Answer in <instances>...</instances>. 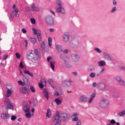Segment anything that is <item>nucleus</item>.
<instances>
[{"label":"nucleus","instance_id":"nucleus-16","mask_svg":"<svg viewBox=\"0 0 125 125\" xmlns=\"http://www.w3.org/2000/svg\"><path fill=\"white\" fill-rule=\"evenodd\" d=\"M12 92H13V89H12V88L7 89L5 97H10V96H11V94H12Z\"/></svg>","mask_w":125,"mask_h":125},{"label":"nucleus","instance_id":"nucleus-4","mask_svg":"<svg viewBox=\"0 0 125 125\" xmlns=\"http://www.w3.org/2000/svg\"><path fill=\"white\" fill-rule=\"evenodd\" d=\"M110 104V102L107 99H102L99 103V106L102 109H106L107 106Z\"/></svg>","mask_w":125,"mask_h":125},{"label":"nucleus","instance_id":"nucleus-37","mask_svg":"<svg viewBox=\"0 0 125 125\" xmlns=\"http://www.w3.org/2000/svg\"><path fill=\"white\" fill-rule=\"evenodd\" d=\"M30 89L31 92H33V93H35V92H36V89H35V87L33 86V85L30 86Z\"/></svg>","mask_w":125,"mask_h":125},{"label":"nucleus","instance_id":"nucleus-25","mask_svg":"<svg viewBox=\"0 0 125 125\" xmlns=\"http://www.w3.org/2000/svg\"><path fill=\"white\" fill-rule=\"evenodd\" d=\"M79 45V41H73V43L70 42V46L71 47H76Z\"/></svg>","mask_w":125,"mask_h":125},{"label":"nucleus","instance_id":"nucleus-43","mask_svg":"<svg viewBox=\"0 0 125 125\" xmlns=\"http://www.w3.org/2000/svg\"><path fill=\"white\" fill-rule=\"evenodd\" d=\"M30 21L33 25H35L36 24V19L35 18H31L30 19Z\"/></svg>","mask_w":125,"mask_h":125},{"label":"nucleus","instance_id":"nucleus-46","mask_svg":"<svg viewBox=\"0 0 125 125\" xmlns=\"http://www.w3.org/2000/svg\"><path fill=\"white\" fill-rule=\"evenodd\" d=\"M94 50H95V51H96L97 52H98V53H101L102 51L101 50H100L99 48H95L94 49Z\"/></svg>","mask_w":125,"mask_h":125},{"label":"nucleus","instance_id":"nucleus-32","mask_svg":"<svg viewBox=\"0 0 125 125\" xmlns=\"http://www.w3.org/2000/svg\"><path fill=\"white\" fill-rule=\"evenodd\" d=\"M125 109L123 110L122 111L119 112L118 114V116L119 117H123V116H125Z\"/></svg>","mask_w":125,"mask_h":125},{"label":"nucleus","instance_id":"nucleus-33","mask_svg":"<svg viewBox=\"0 0 125 125\" xmlns=\"http://www.w3.org/2000/svg\"><path fill=\"white\" fill-rule=\"evenodd\" d=\"M41 83L44 84V85H46L47 82L46 81L45 79H44V78H42L41 79Z\"/></svg>","mask_w":125,"mask_h":125},{"label":"nucleus","instance_id":"nucleus-13","mask_svg":"<svg viewBox=\"0 0 125 125\" xmlns=\"http://www.w3.org/2000/svg\"><path fill=\"white\" fill-rule=\"evenodd\" d=\"M104 58L106 60H107V61H113V59L111 57L109 54H108L107 53H104Z\"/></svg>","mask_w":125,"mask_h":125},{"label":"nucleus","instance_id":"nucleus-8","mask_svg":"<svg viewBox=\"0 0 125 125\" xmlns=\"http://www.w3.org/2000/svg\"><path fill=\"white\" fill-rule=\"evenodd\" d=\"M70 39V34L68 33H64L62 35V40L63 42H69V40Z\"/></svg>","mask_w":125,"mask_h":125},{"label":"nucleus","instance_id":"nucleus-61","mask_svg":"<svg viewBox=\"0 0 125 125\" xmlns=\"http://www.w3.org/2000/svg\"><path fill=\"white\" fill-rule=\"evenodd\" d=\"M24 42H25V44H26L25 45V47H27V46H28V40L25 39V40H24Z\"/></svg>","mask_w":125,"mask_h":125},{"label":"nucleus","instance_id":"nucleus-40","mask_svg":"<svg viewBox=\"0 0 125 125\" xmlns=\"http://www.w3.org/2000/svg\"><path fill=\"white\" fill-rule=\"evenodd\" d=\"M18 83L19 84H20V85H22V86H24V85L26 84L23 81L22 82V81L21 80L18 81Z\"/></svg>","mask_w":125,"mask_h":125},{"label":"nucleus","instance_id":"nucleus-14","mask_svg":"<svg viewBox=\"0 0 125 125\" xmlns=\"http://www.w3.org/2000/svg\"><path fill=\"white\" fill-rule=\"evenodd\" d=\"M96 96V93H93V94L90 95V97L88 101V103L89 104H91L92 103V101H93V99L95 98Z\"/></svg>","mask_w":125,"mask_h":125},{"label":"nucleus","instance_id":"nucleus-35","mask_svg":"<svg viewBox=\"0 0 125 125\" xmlns=\"http://www.w3.org/2000/svg\"><path fill=\"white\" fill-rule=\"evenodd\" d=\"M115 80H116L117 82H118V83H120V81H122V78H121V77H120V76H116V77H115Z\"/></svg>","mask_w":125,"mask_h":125},{"label":"nucleus","instance_id":"nucleus-53","mask_svg":"<svg viewBox=\"0 0 125 125\" xmlns=\"http://www.w3.org/2000/svg\"><path fill=\"white\" fill-rule=\"evenodd\" d=\"M24 74H25L26 75H28V74L30 73V71L29 70H27L26 69L23 70Z\"/></svg>","mask_w":125,"mask_h":125},{"label":"nucleus","instance_id":"nucleus-64","mask_svg":"<svg viewBox=\"0 0 125 125\" xmlns=\"http://www.w3.org/2000/svg\"><path fill=\"white\" fill-rule=\"evenodd\" d=\"M113 4L114 5H117V1L115 0H113Z\"/></svg>","mask_w":125,"mask_h":125},{"label":"nucleus","instance_id":"nucleus-6","mask_svg":"<svg viewBox=\"0 0 125 125\" xmlns=\"http://www.w3.org/2000/svg\"><path fill=\"white\" fill-rule=\"evenodd\" d=\"M32 32L34 35H37V39L39 42H42V35L41 34V31L37 30L35 27L32 28Z\"/></svg>","mask_w":125,"mask_h":125},{"label":"nucleus","instance_id":"nucleus-34","mask_svg":"<svg viewBox=\"0 0 125 125\" xmlns=\"http://www.w3.org/2000/svg\"><path fill=\"white\" fill-rule=\"evenodd\" d=\"M25 117L27 119H31V118H32V114L30 112L25 113Z\"/></svg>","mask_w":125,"mask_h":125},{"label":"nucleus","instance_id":"nucleus-22","mask_svg":"<svg viewBox=\"0 0 125 125\" xmlns=\"http://www.w3.org/2000/svg\"><path fill=\"white\" fill-rule=\"evenodd\" d=\"M31 9L32 11H40V8L35 6V3L32 4Z\"/></svg>","mask_w":125,"mask_h":125},{"label":"nucleus","instance_id":"nucleus-3","mask_svg":"<svg viewBox=\"0 0 125 125\" xmlns=\"http://www.w3.org/2000/svg\"><path fill=\"white\" fill-rule=\"evenodd\" d=\"M26 57L28 60H32V62L37 63L38 62V58L34 57V54L32 50H28L26 55Z\"/></svg>","mask_w":125,"mask_h":125},{"label":"nucleus","instance_id":"nucleus-17","mask_svg":"<svg viewBox=\"0 0 125 125\" xmlns=\"http://www.w3.org/2000/svg\"><path fill=\"white\" fill-rule=\"evenodd\" d=\"M87 100V96L85 95L81 96L79 99L80 102H85Z\"/></svg>","mask_w":125,"mask_h":125},{"label":"nucleus","instance_id":"nucleus-38","mask_svg":"<svg viewBox=\"0 0 125 125\" xmlns=\"http://www.w3.org/2000/svg\"><path fill=\"white\" fill-rule=\"evenodd\" d=\"M120 85H122V86H125V81L124 80H122L119 83Z\"/></svg>","mask_w":125,"mask_h":125},{"label":"nucleus","instance_id":"nucleus-20","mask_svg":"<svg viewBox=\"0 0 125 125\" xmlns=\"http://www.w3.org/2000/svg\"><path fill=\"white\" fill-rule=\"evenodd\" d=\"M71 83H73V81L71 80V79H69V81H63L62 83V85H67V86H71Z\"/></svg>","mask_w":125,"mask_h":125},{"label":"nucleus","instance_id":"nucleus-44","mask_svg":"<svg viewBox=\"0 0 125 125\" xmlns=\"http://www.w3.org/2000/svg\"><path fill=\"white\" fill-rule=\"evenodd\" d=\"M116 123V121H115V120L114 119H112L110 121V123H108V124H110L111 125H115Z\"/></svg>","mask_w":125,"mask_h":125},{"label":"nucleus","instance_id":"nucleus-19","mask_svg":"<svg viewBox=\"0 0 125 125\" xmlns=\"http://www.w3.org/2000/svg\"><path fill=\"white\" fill-rule=\"evenodd\" d=\"M22 81L26 84H29V76L28 75L23 76Z\"/></svg>","mask_w":125,"mask_h":125},{"label":"nucleus","instance_id":"nucleus-24","mask_svg":"<svg viewBox=\"0 0 125 125\" xmlns=\"http://www.w3.org/2000/svg\"><path fill=\"white\" fill-rule=\"evenodd\" d=\"M55 64L56 62L54 61H52L50 62V67L53 71H54V68H55Z\"/></svg>","mask_w":125,"mask_h":125},{"label":"nucleus","instance_id":"nucleus-57","mask_svg":"<svg viewBox=\"0 0 125 125\" xmlns=\"http://www.w3.org/2000/svg\"><path fill=\"white\" fill-rule=\"evenodd\" d=\"M16 119V116H11V121H15Z\"/></svg>","mask_w":125,"mask_h":125},{"label":"nucleus","instance_id":"nucleus-31","mask_svg":"<svg viewBox=\"0 0 125 125\" xmlns=\"http://www.w3.org/2000/svg\"><path fill=\"white\" fill-rule=\"evenodd\" d=\"M55 102H56L57 105H60V104L62 103V101H61V100L58 98H57V99H55Z\"/></svg>","mask_w":125,"mask_h":125},{"label":"nucleus","instance_id":"nucleus-62","mask_svg":"<svg viewBox=\"0 0 125 125\" xmlns=\"http://www.w3.org/2000/svg\"><path fill=\"white\" fill-rule=\"evenodd\" d=\"M50 32H51V33H53V32H55V29H54L53 28H50Z\"/></svg>","mask_w":125,"mask_h":125},{"label":"nucleus","instance_id":"nucleus-29","mask_svg":"<svg viewBox=\"0 0 125 125\" xmlns=\"http://www.w3.org/2000/svg\"><path fill=\"white\" fill-rule=\"evenodd\" d=\"M34 53L37 57H40L41 55H40L41 52H40V49L39 48L36 49L34 50Z\"/></svg>","mask_w":125,"mask_h":125},{"label":"nucleus","instance_id":"nucleus-18","mask_svg":"<svg viewBox=\"0 0 125 125\" xmlns=\"http://www.w3.org/2000/svg\"><path fill=\"white\" fill-rule=\"evenodd\" d=\"M77 116H79V114L78 113H74L72 115V120L73 122H77V121L79 120V118H78V117H77Z\"/></svg>","mask_w":125,"mask_h":125},{"label":"nucleus","instance_id":"nucleus-5","mask_svg":"<svg viewBox=\"0 0 125 125\" xmlns=\"http://www.w3.org/2000/svg\"><path fill=\"white\" fill-rule=\"evenodd\" d=\"M45 21L48 25H50V26L54 25V19H53V17H52V16H47L46 17Z\"/></svg>","mask_w":125,"mask_h":125},{"label":"nucleus","instance_id":"nucleus-47","mask_svg":"<svg viewBox=\"0 0 125 125\" xmlns=\"http://www.w3.org/2000/svg\"><path fill=\"white\" fill-rule=\"evenodd\" d=\"M16 56L17 59H20V58H21V55H20V54H19V53H16Z\"/></svg>","mask_w":125,"mask_h":125},{"label":"nucleus","instance_id":"nucleus-21","mask_svg":"<svg viewBox=\"0 0 125 125\" xmlns=\"http://www.w3.org/2000/svg\"><path fill=\"white\" fill-rule=\"evenodd\" d=\"M28 40H29V41H30L32 44H35V43H37V39L36 38H34L30 36H28Z\"/></svg>","mask_w":125,"mask_h":125},{"label":"nucleus","instance_id":"nucleus-50","mask_svg":"<svg viewBox=\"0 0 125 125\" xmlns=\"http://www.w3.org/2000/svg\"><path fill=\"white\" fill-rule=\"evenodd\" d=\"M116 10H117V7H114L112 10H111V13H114V12H115V11H116Z\"/></svg>","mask_w":125,"mask_h":125},{"label":"nucleus","instance_id":"nucleus-41","mask_svg":"<svg viewBox=\"0 0 125 125\" xmlns=\"http://www.w3.org/2000/svg\"><path fill=\"white\" fill-rule=\"evenodd\" d=\"M41 47H42L43 50L45 49V42H42V43H41Z\"/></svg>","mask_w":125,"mask_h":125},{"label":"nucleus","instance_id":"nucleus-1","mask_svg":"<svg viewBox=\"0 0 125 125\" xmlns=\"http://www.w3.org/2000/svg\"><path fill=\"white\" fill-rule=\"evenodd\" d=\"M61 119L62 121L65 122V121H67L68 120V114L67 113H61L57 111L56 113V115L54 117L53 122L54 125H58L61 124V121H60Z\"/></svg>","mask_w":125,"mask_h":125},{"label":"nucleus","instance_id":"nucleus-7","mask_svg":"<svg viewBox=\"0 0 125 125\" xmlns=\"http://www.w3.org/2000/svg\"><path fill=\"white\" fill-rule=\"evenodd\" d=\"M20 91L23 94H29L30 93V89L27 88L26 86H22L20 88Z\"/></svg>","mask_w":125,"mask_h":125},{"label":"nucleus","instance_id":"nucleus-49","mask_svg":"<svg viewBox=\"0 0 125 125\" xmlns=\"http://www.w3.org/2000/svg\"><path fill=\"white\" fill-rule=\"evenodd\" d=\"M92 86H93V87H97V88H98V83L94 82L92 84Z\"/></svg>","mask_w":125,"mask_h":125},{"label":"nucleus","instance_id":"nucleus-52","mask_svg":"<svg viewBox=\"0 0 125 125\" xmlns=\"http://www.w3.org/2000/svg\"><path fill=\"white\" fill-rule=\"evenodd\" d=\"M60 95V94L57 91H56L54 93L55 96H59Z\"/></svg>","mask_w":125,"mask_h":125},{"label":"nucleus","instance_id":"nucleus-60","mask_svg":"<svg viewBox=\"0 0 125 125\" xmlns=\"http://www.w3.org/2000/svg\"><path fill=\"white\" fill-rule=\"evenodd\" d=\"M50 13H51V14H52V15H53L54 16H56V15H55V13L54 12V11L50 10Z\"/></svg>","mask_w":125,"mask_h":125},{"label":"nucleus","instance_id":"nucleus-9","mask_svg":"<svg viewBox=\"0 0 125 125\" xmlns=\"http://www.w3.org/2000/svg\"><path fill=\"white\" fill-rule=\"evenodd\" d=\"M13 10L11 12V14H13L15 16H17L18 12H19V9L16 8V5L15 4L13 5Z\"/></svg>","mask_w":125,"mask_h":125},{"label":"nucleus","instance_id":"nucleus-27","mask_svg":"<svg viewBox=\"0 0 125 125\" xmlns=\"http://www.w3.org/2000/svg\"><path fill=\"white\" fill-rule=\"evenodd\" d=\"M27 106H28L27 104H26L23 107L24 112H25L26 114H27V113H30V111H31V109L30 108H28L27 107Z\"/></svg>","mask_w":125,"mask_h":125},{"label":"nucleus","instance_id":"nucleus-10","mask_svg":"<svg viewBox=\"0 0 125 125\" xmlns=\"http://www.w3.org/2000/svg\"><path fill=\"white\" fill-rule=\"evenodd\" d=\"M56 11L58 13H62V14H65V9L62 7V6L60 7H56Z\"/></svg>","mask_w":125,"mask_h":125},{"label":"nucleus","instance_id":"nucleus-59","mask_svg":"<svg viewBox=\"0 0 125 125\" xmlns=\"http://www.w3.org/2000/svg\"><path fill=\"white\" fill-rule=\"evenodd\" d=\"M8 57V56L6 55H4L3 56V60H5V59H7Z\"/></svg>","mask_w":125,"mask_h":125},{"label":"nucleus","instance_id":"nucleus-36","mask_svg":"<svg viewBox=\"0 0 125 125\" xmlns=\"http://www.w3.org/2000/svg\"><path fill=\"white\" fill-rule=\"evenodd\" d=\"M89 77H90V78H94L96 77V73H95V72H91L89 74Z\"/></svg>","mask_w":125,"mask_h":125},{"label":"nucleus","instance_id":"nucleus-11","mask_svg":"<svg viewBox=\"0 0 125 125\" xmlns=\"http://www.w3.org/2000/svg\"><path fill=\"white\" fill-rule=\"evenodd\" d=\"M98 88L99 90H105V88H106V84L103 83H98Z\"/></svg>","mask_w":125,"mask_h":125},{"label":"nucleus","instance_id":"nucleus-39","mask_svg":"<svg viewBox=\"0 0 125 125\" xmlns=\"http://www.w3.org/2000/svg\"><path fill=\"white\" fill-rule=\"evenodd\" d=\"M56 4L58 6H62V2L60 0H58L56 1Z\"/></svg>","mask_w":125,"mask_h":125},{"label":"nucleus","instance_id":"nucleus-30","mask_svg":"<svg viewBox=\"0 0 125 125\" xmlns=\"http://www.w3.org/2000/svg\"><path fill=\"white\" fill-rule=\"evenodd\" d=\"M46 116L47 118H50V117H51V111L50 110V109H47Z\"/></svg>","mask_w":125,"mask_h":125},{"label":"nucleus","instance_id":"nucleus-2","mask_svg":"<svg viewBox=\"0 0 125 125\" xmlns=\"http://www.w3.org/2000/svg\"><path fill=\"white\" fill-rule=\"evenodd\" d=\"M4 105L7 110H13L14 109V104L8 98L4 101Z\"/></svg>","mask_w":125,"mask_h":125},{"label":"nucleus","instance_id":"nucleus-54","mask_svg":"<svg viewBox=\"0 0 125 125\" xmlns=\"http://www.w3.org/2000/svg\"><path fill=\"white\" fill-rule=\"evenodd\" d=\"M21 32L23 33V34H26L27 33V30H26L25 28H22L21 29Z\"/></svg>","mask_w":125,"mask_h":125},{"label":"nucleus","instance_id":"nucleus-45","mask_svg":"<svg viewBox=\"0 0 125 125\" xmlns=\"http://www.w3.org/2000/svg\"><path fill=\"white\" fill-rule=\"evenodd\" d=\"M19 67L21 69H24V65H23V62H21L19 64Z\"/></svg>","mask_w":125,"mask_h":125},{"label":"nucleus","instance_id":"nucleus-51","mask_svg":"<svg viewBox=\"0 0 125 125\" xmlns=\"http://www.w3.org/2000/svg\"><path fill=\"white\" fill-rule=\"evenodd\" d=\"M39 85L40 88H43V85H44V84H43L42 83H39Z\"/></svg>","mask_w":125,"mask_h":125},{"label":"nucleus","instance_id":"nucleus-55","mask_svg":"<svg viewBox=\"0 0 125 125\" xmlns=\"http://www.w3.org/2000/svg\"><path fill=\"white\" fill-rule=\"evenodd\" d=\"M14 18V16H13L12 14H11L10 16V19L11 21H13Z\"/></svg>","mask_w":125,"mask_h":125},{"label":"nucleus","instance_id":"nucleus-56","mask_svg":"<svg viewBox=\"0 0 125 125\" xmlns=\"http://www.w3.org/2000/svg\"><path fill=\"white\" fill-rule=\"evenodd\" d=\"M20 76H21V77H24V74L23 73V72H22V70H20Z\"/></svg>","mask_w":125,"mask_h":125},{"label":"nucleus","instance_id":"nucleus-63","mask_svg":"<svg viewBox=\"0 0 125 125\" xmlns=\"http://www.w3.org/2000/svg\"><path fill=\"white\" fill-rule=\"evenodd\" d=\"M25 10H26L27 11H30V7L26 6L25 7Z\"/></svg>","mask_w":125,"mask_h":125},{"label":"nucleus","instance_id":"nucleus-15","mask_svg":"<svg viewBox=\"0 0 125 125\" xmlns=\"http://www.w3.org/2000/svg\"><path fill=\"white\" fill-rule=\"evenodd\" d=\"M1 118L3 120H5L6 119H9V118H10V115L7 112H6L5 113H1Z\"/></svg>","mask_w":125,"mask_h":125},{"label":"nucleus","instance_id":"nucleus-26","mask_svg":"<svg viewBox=\"0 0 125 125\" xmlns=\"http://www.w3.org/2000/svg\"><path fill=\"white\" fill-rule=\"evenodd\" d=\"M56 48L58 52H61V51H63V48H62V46L61 45H56Z\"/></svg>","mask_w":125,"mask_h":125},{"label":"nucleus","instance_id":"nucleus-23","mask_svg":"<svg viewBox=\"0 0 125 125\" xmlns=\"http://www.w3.org/2000/svg\"><path fill=\"white\" fill-rule=\"evenodd\" d=\"M43 94L44 97L46 98L47 100H48V99H49V93L46 90H43Z\"/></svg>","mask_w":125,"mask_h":125},{"label":"nucleus","instance_id":"nucleus-12","mask_svg":"<svg viewBox=\"0 0 125 125\" xmlns=\"http://www.w3.org/2000/svg\"><path fill=\"white\" fill-rule=\"evenodd\" d=\"M71 58L75 62H77L80 60V56L77 54H72L71 55Z\"/></svg>","mask_w":125,"mask_h":125},{"label":"nucleus","instance_id":"nucleus-58","mask_svg":"<svg viewBox=\"0 0 125 125\" xmlns=\"http://www.w3.org/2000/svg\"><path fill=\"white\" fill-rule=\"evenodd\" d=\"M52 59V57H48L47 58V62H50V60H51Z\"/></svg>","mask_w":125,"mask_h":125},{"label":"nucleus","instance_id":"nucleus-42","mask_svg":"<svg viewBox=\"0 0 125 125\" xmlns=\"http://www.w3.org/2000/svg\"><path fill=\"white\" fill-rule=\"evenodd\" d=\"M48 83H49L50 85H53V80L52 79H49L48 81Z\"/></svg>","mask_w":125,"mask_h":125},{"label":"nucleus","instance_id":"nucleus-28","mask_svg":"<svg viewBox=\"0 0 125 125\" xmlns=\"http://www.w3.org/2000/svg\"><path fill=\"white\" fill-rule=\"evenodd\" d=\"M98 64L100 67H104L106 65V62L104 61H101L98 62Z\"/></svg>","mask_w":125,"mask_h":125},{"label":"nucleus","instance_id":"nucleus-48","mask_svg":"<svg viewBox=\"0 0 125 125\" xmlns=\"http://www.w3.org/2000/svg\"><path fill=\"white\" fill-rule=\"evenodd\" d=\"M38 104V101L37 100L35 99L33 100V106L34 107L37 106V104Z\"/></svg>","mask_w":125,"mask_h":125}]
</instances>
